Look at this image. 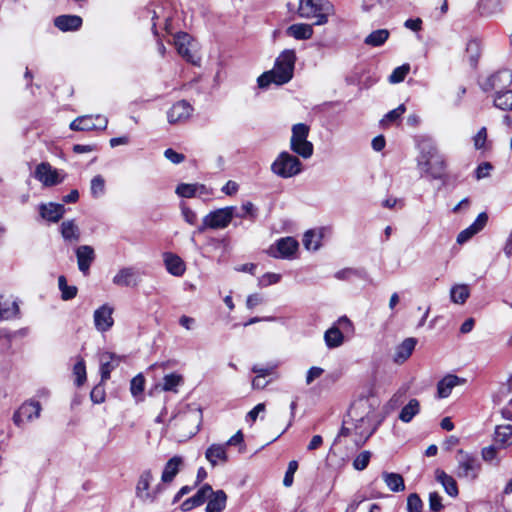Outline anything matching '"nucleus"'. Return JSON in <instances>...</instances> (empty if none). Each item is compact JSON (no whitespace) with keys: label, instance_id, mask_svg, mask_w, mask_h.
<instances>
[{"label":"nucleus","instance_id":"1","mask_svg":"<svg viewBox=\"0 0 512 512\" xmlns=\"http://www.w3.org/2000/svg\"><path fill=\"white\" fill-rule=\"evenodd\" d=\"M417 168L421 177L437 180L442 179L445 175V158L431 140H422L419 143Z\"/></svg>","mask_w":512,"mask_h":512},{"label":"nucleus","instance_id":"2","mask_svg":"<svg viewBox=\"0 0 512 512\" xmlns=\"http://www.w3.org/2000/svg\"><path fill=\"white\" fill-rule=\"evenodd\" d=\"M296 53L292 49H286L276 58L273 69L261 74L257 83L259 88H267L270 84L283 85L288 83L294 74Z\"/></svg>","mask_w":512,"mask_h":512},{"label":"nucleus","instance_id":"3","mask_svg":"<svg viewBox=\"0 0 512 512\" xmlns=\"http://www.w3.org/2000/svg\"><path fill=\"white\" fill-rule=\"evenodd\" d=\"M298 15L301 18H316L315 25H323L333 13V5L328 0H300Z\"/></svg>","mask_w":512,"mask_h":512},{"label":"nucleus","instance_id":"4","mask_svg":"<svg viewBox=\"0 0 512 512\" xmlns=\"http://www.w3.org/2000/svg\"><path fill=\"white\" fill-rule=\"evenodd\" d=\"M455 458L457 462L455 475L459 479L475 481L479 477L482 464L475 454L459 449Z\"/></svg>","mask_w":512,"mask_h":512},{"label":"nucleus","instance_id":"5","mask_svg":"<svg viewBox=\"0 0 512 512\" xmlns=\"http://www.w3.org/2000/svg\"><path fill=\"white\" fill-rule=\"evenodd\" d=\"M309 131V126L304 123H298L292 126L290 149L304 159H309L314 151L313 144L307 139Z\"/></svg>","mask_w":512,"mask_h":512},{"label":"nucleus","instance_id":"6","mask_svg":"<svg viewBox=\"0 0 512 512\" xmlns=\"http://www.w3.org/2000/svg\"><path fill=\"white\" fill-rule=\"evenodd\" d=\"M302 163L295 155L281 152L271 164V171L284 179L294 177L302 172Z\"/></svg>","mask_w":512,"mask_h":512},{"label":"nucleus","instance_id":"7","mask_svg":"<svg viewBox=\"0 0 512 512\" xmlns=\"http://www.w3.org/2000/svg\"><path fill=\"white\" fill-rule=\"evenodd\" d=\"M153 474L150 469L142 471L139 475L136 487L135 495L142 502L153 503L157 496L162 492V486L160 484L151 488V482L153 481Z\"/></svg>","mask_w":512,"mask_h":512},{"label":"nucleus","instance_id":"8","mask_svg":"<svg viewBox=\"0 0 512 512\" xmlns=\"http://www.w3.org/2000/svg\"><path fill=\"white\" fill-rule=\"evenodd\" d=\"M512 84V72L503 69L487 77L481 82V88L485 92L494 91L497 94L506 91Z\"/></svg>","mask_w":512,"mask_h":512},{"label":"nucleus","instance_id":"9","mask_svg":"<svg viewBox=\"0 0 512 512\" xmlns=\"http://www.w3.org/2000/svg\"><path fill=\"white\" fill-rule=\"evenodd\" d=\"M337 324L338 326H332L324 334L325 344L330 349L337 348L344 342V335L340 328L345 331L351 330L353 328L352 322L346 316L340 317L337 321Z\"/></svg>","mask_w":512,"mask_h":512},{"label":"nucleus","instance_id":"10","mask_svg":"<svg viewBox=\"0 0 512 512\" xmlns=\"http://www.w3.org/2000/svg\"><path fill=\"white\" fill-rule=\"evenodd\" d=\"M108 120L102 115H84L76 118L70 124V129L74 131H91L106 129Z\"/></svg>","mask_w":512,"mask_h":512},{"label":"nucleus","instance_id":"11","mask_svg":"<svg viewBox=\"0 0 512 512\" xmlns=\"http://www.w3.org/2000/svg\"><path fill=\"white\" fill-rule=\"evenodd\" d=\"M174 44L177 52L188 62L196 65L200 58L193 52L194 43L192 37L185 33L179 32L174 37Z\"/></svg>","mask_w":512,"mask_h":512},{"label":"nucleus","instance_id":"12","mask_svg":"<svg viewBox=\"0 0 512 512\" xmlns=\"http://www.w3.org/2000/svg\"><path fill=\"white\" fill-rule=\"evenodd\" d=\"M42 407L38 401L29 400L24 402L13 415V422L20 427L24 420L33 421L39 418Z\"/></svg>","mask_w":512,"mask_h":512},{"label":"nucleus","instance_id":"13","mask_svg":"<svg viewBox=\"0 0 512 512\" xmlns=\"http://www.w3.org/2000/svg\"><path fill=\"white\" fill-rule=\"evenodd\" d=\"M234 211L235 207L233 206L212 211L205 216V224L209 225L210 229L226 228L234 217Z\"/></svg>","mask_w":512,"mask_h":512},{"label":"nucleus","instance_id":"14","mask_svg":"<svg viewBox=\"0 0 512 512\" xmlns=\"http://www.w3.org/2000/svg\"><path fill=\"white\" fill-rule=\"evenodd\" d=\"M35 178L40 181L44 186H54L63 181V178L59 176L56 169L47 162H42L37 165L35 172Z\"/></svg>","mask_w":512,"mask_h":512},{"label":"nucleus","instance_id":"15","mask_svg":"<svg viewBox=\"0 0 512 512\" xmlns=\"http://www.w3.org/2000/svg\"><path fill=\"white\" fill-rule=\"evenodd\" d=\"M113 312L114 309L109 304H103L94 311V325L99 332H107L112 328L114 325Z\"/></svg>","mask_w":512,"mask_h":512},{"label":"nucleus","instance_id":"16","mask_svg":"<svg viewBox=\"0 0 512 512\" xmlns=\"http://www.w3.org/2000/svg\"><path fill=\"white\" fill-rule=\"evenodd\" d=\"M193 111L192 106L185 100L176 102L167 112L170 124L182 123L189 119Z\"/></svg>","mask_w":512,"mask_h":512},{"label":"nucleus","instance_id":"17","mask_svg":"<svg viewBox=\"0 0 512 512\" xmlns=\"http://www.w3.org/2000/svg\"><path fill=\"white\" fill-rule=\"evenodd\" d=\"M20 307L19 301L17 298L9 297L5 298L3 296L0 297V319L1 320H11L14 318H20Z\"/></svg>","mask_w":512,"mask_h":512},{"label":"nucleus","instance_id":"18","mask_svg":"<svg viewBox=\"0 0 512 512\" xmlns=\"http://www.w3.org/2000/svg\"><path fill=\"white\" fill-rule=\"evenodd\" d=\"M488 216L485 212L480 213L476 220L466 229L462 230L457 236V243L464 244L470 240L475 234L480 232L487 224Z\"/></svg>","mask_w":512,"mask_h":512},{"label":"nucleus","instance_id":"19","mask_svg":"<svg viewBox=\"0 0 512 512\" xmlns=\"http://www.w3.org/2000/svg\"><path fill=\"white\" fill-rule=\"evenodd\" d=\"M112 282L121 287L136 286L139 282L138 272L134 267L121 268L113 277Z\"/></svg>","mask_w":512,"mask_h":512},{"label":"nucleus","instance_id":"20","mask_svg":"<svg viewBox=\"0 0 512 512\" xmlns=\"http://www.w3.org/2000/svg\"><path fill=\"white\" fill-rule=\"evenodd\" d=\"M211 493H212V487L209 484L203 485L196 492L195 495L186 499L181 504V510L184 512H187V511H190L191 509H193L194 507L201 506L202 504H204L207 501L209 494H211Z\"/></svg>","mask_w":512,"mask_h":512},{"label":"nucleus","instance_id":"21","mask_svg":"<svg viewBox=\"0 0 512 512\" xmlns=\"http://www.w3.org/2000/svg\"><path fill=\"white\" fill-rule=\"evenodd\" d=\"M76 257L79 270L88 274L89 268L95 259L94 249L89 245H81L76 249Z\"/></svg>","mask_w":512,"mask_h":512},{"label":"nucleus","instance_id":"22","mask_svg":"<svg viewBox=\"0 0 512 512\" xmlns=\"http://www.w3.org/2000/svg\"><path fill=\"white\" fill-rule=\"evenodd\" d=\"M41 217L50 222H58L65 213V207L62 204L50 202L39 206Z\"/></svg>","mask_w":512,"mask_h":512},{"label":"nucleus","instance_id":"23","mask_svg":"<svg viewBox=\"0 0 512 512\" xmlns=\"http://www.w3.org/2000/svg\"><path fill=\"white\" fill-rule=\"evenodd\" d=\"M164 264L167 271L173 276H182L185 272L184 261L176 254L166 252L163 254Z\"/></svg>","mask_w":512,"mask_h":512},{"label":"nucleus","instance_id":"24","mask_svg":"<svg viewBox=\"0 0 512 512\" xmlns=\"http://www.w3.org/2000/svg\"><path fill=\"white\" fill-rule=\"evenodd\" d=\"M205 457L212 466H216L218 463H226L228 461L226 445L212 444L207 448Z\"/></svg>","mask_w":512,"mask_h":512},{"label":"nucleus","instance_id":"25","mask_svg":"<svg viewBox=\"0 0 512 512\" xmlns=\"http://www.w3.org/2000/svg\"><path fill=\"white\" fill-rule=\"evenodd\" d=\"M54 25L61 31H75L82 25V18L77 15H61L55 18Z\"/></svg>","mask_w":512,"mask_h":512},{"label":"nucleus","instance_id":"26","mask_svg":"<svg viewBox=\"0 0 512 512\" xmlns=\"http://www.w3.org/2000/svg\"><path fill=\"white\" fill-rule=\"evenodd\" d=\"M183 465V458L181 456H173L165 464L161 475V481L163 483H170L173 481L175 476L178 474L180 467Z\"/></svg>","mask_w":512,"mask_h":512},{"label":"nucleus","instance_id":"27","mask_svg":"<svg viewBox=\"0 0 512 512\" xmlns=\"http://www.w3.org/2000/svg\"><path fill=\"white\" fill-rule=\"evenodd\" d=\"M278 254L272 253L274 257L288 258L298 249V242L292 237L281 238L276 242Z\"/></svg>","mask_w":512,"mask_h":512},{"label":"nucleus","instance_id":"28","mask_svg":"<svg viewBox=\"0 0 512 512\" xmlns=\"http://www.w3.org/2000/svg\"><path fill=\"white\" fill-rule=\"evenodd\" d=\"M417 340L415 338H406L400 345L397 346L394 355V362L397 364L404 363L412 354L415 349Z\"/></svg>","mask_w":512,"mask_h":512},{"label":"nucleus","instance_id":"29","mask_svg":"<svg viewBox=\"0 0 512 512\" xmlns=\"http://www.w3.org/2000/svg\"><path fill=\"white\" fill-rule=\"evenodd\" d=\"M207 501L206 512H222L226 507L227 495L223 490H212Z\"/></svg>","mask_w":512,"mask_h":512},{"label":"nucleus","instance_id":"30","mask_svg":"<svg viewBox=\"0 0 512 512\" xmlns=\"http://www.w3.org/2000/svg\"><path fill=\"white\" fill-rule=\"evenodd\" d=\"M435 478L439 483H441L445 492L449 496L456 497L458 495L459 491L456 480L451 475H448L441 469H436Z\"/></svg>","mask_w":512,"mask_h":512},{"label":"nucleus","instance_id":"31","mask_svg":"<svg viewBox=\"0 0 512 512\" xmlns=\"http://www.w3.org/2000/svg\"><path fill=\"white\" fill-rule=\"evenodd\" d=\"M286 34L296 40H308L313 35V27L310 24H292L286 29Z\"/></svg>","mask_w":512,"mask_h":512},{"label":"nucleus","instance_id":"32","mask_svg":"<svg viewBox=\"0 0 512 512\" xmlns=\"http://www.w3.org/2000/svg\"><path fill=\"white\" fill-rule=\"evenodd\" d=\"M464 380L460 379L456 375H447L442 380L438 382L437 385V394L439 398H446L451 394L452 389L463 383Z\"/></svg>","mask_w":512,"mask_h":512},{"label":"nucleus","instance_id":"33","mask_svg":"<svg viewBox=\"0 0 512 512\" xmlns=\"http://www.w3.org/2000/svg\"><path fill=\"white\" fill-rule=\"evenodd\" d=\"M494 443L502 449L512 445V426L500 425L496 427L494 435Z\"/></svg>","mask_w":512,"mask_h":512},{"label":"nucleus","instance_id":"34","mask_svg":"<svg viewBox=\"0 0 512 512\" xmlns=\"http://www.w3.org/2000/svg\"><path fill=\"white\" fill-rule=\"evenodd\" d=\"M502 450L497 444L483 447L481 449V457L484 462L489 465L499 466L501 463L500 451Z\"/></svg>","mask_w":512,"mask_h":512},{"label":"nucleus","instance_id":"35","mask_svg":"<svg viewBox=\"0 0 512 512\" xmlns=\"http://www.w3.org/2000/svg\"><path fill=\"white\" fill-rule=\"evenodd\" d=\"M61 235L65 241L77 242L80 239V229L74 220H66L61 224Z\"/></svg>","mask_w":512,"mask_h":512},{"label":"nucleus","instance_id":"36","mask_svg":"<svg viewBox=\"0 0 512 512\" xmlns=\"http://www.w3.org/2000/svg\"><path fill=\"white\" fill-rule=\"evenodd\" d=\"M370 408L371 406L367 399H360L352 405L349 415L351 418L363 422L368 417Z\"/></svg>","mask_w":512,"mask_h":512},{"label":"nucleus","instance_id":"37","mask_svg":"<svg viewBox=\"0 0 512 512\" xmlns=\"http://www.w3.org/2000/svg\"><path fill=\"white\" fill-rule=\"evenodd\" d=\"M389 36V30L378 29L371 32L365 37L364 44L371 47H380L388 40Z\"/></svg>","mask_w":512,"mask_h":512},{"label":"nucleus","instance_id":"38","mask_svg":"<svg viewBox=\"0 0 512 512\" xmlns=\"http://www.w3.org/2000/svg\"><path fill=\"white\" fill-rule=\"evenodd\" d=\"M382 478L387 487L393 492H400L405 489L404 479L398 473L383 472Z\"/></svg>","mask_w":512,"mask_h":512},{"label":"nucleus","instance_id":"39","mask_svg":"<svg viewBox=\"0 0 512 512\" xmlns=\"http://www.w3.org/2000/svg\"><path fill=\"white\" fill-rule=\"evenodd\" d=\"M470 296V289L466 284L454 285L450 290L451 301L455 304H464Z\"/></svg>","mask_w":512,"mask_h":512},{"label":"nucleus","instance_id":"40","mask_svg":"<svg viewBox=\"0 0 512 512\" xmlns=\"http://www.w3.org/2000/svg\"><path fill=\"white\" fill-rule=\"evenodd\" d=\"M420 411V403L417 399H411L401 410L399 419L405 423L410 422Z\"/></svg>","mask_w":512,"mask_h":512},{"label":"nucleus","instance_id":"41","mask_svg":"<svg viewBox=\"0 0 512 512\" xmlns=\"http://www.w3.org/2000/svg\"><path fill=\"white\" fill-rule=\"evenodd\" d=\"M114 355L109 352H105L101 355L100 362V372L101 379L103 381L108 380L110 378L111 372L115 369L117 364L113 363Z\"/></svg>","mask_w":512,"mask_h":512},{"label":"nucleus","instance_id":"42","mask_svg":"<svg viewBox=\"0 0 512 512\" xmlns=\"http://www.w3.org/2000/svg\"><path fill=\"white\" fill-rule=\"evenodd\" d=\"M495 107L504 110H512V90H506L496 95L494 99Z\"/></svg>","mask_w":512,"mask_h":512},{"label":"nucleus","instance_id":"43","mask_svg":"<svg viewBox=\"0 0 512 512\" xmlns=\"http://www.w3.org/2000/svg\"><path fill=\"white\" fill-rule=\"evenodd\" d=\"M183 383V378L181 375L176 373H171L165 375L162 383V390L164 391H172L177 392V387Z\"/></svg>","mask_w":512,"mask_h":512},{"label":"nucleus","instance_id":"44","mask_svg":"<svg viewBox=\"0 0 512 512\" xmlns=\"http://www.w3.org/2000/svg\"><path fill=\"white\" fill-rule=\"evenodd\" d=\"M58 286L61 291V297L63 300H71L77 295V287L76 286H68L66 278L64 276H60L58 278Z\"/></svg>","mask_w":512,"mask_h":512},{"label":"nucleus","instance_id":"45","mask_svg":"<svg viewBox=\"0 0 512 512\" xmlns=\"http://www.w3.org/2000/svg\"><path fill=\"white\" fill-rule=\"evenodd\" d=\"M204 189V185L181 183L176 187V194L184 198H192L198 189Z\"/></svg>","mask_w":512,"mask_h":512},{"label":"nucleus","instance_id":"46","mask_svg":"<svg viewBox=\"0 0 512 512\" xmlns=\"http://www.w3.org/2000/svg\"><path fill=\"white\" fill-rule=\"evenodd\" d=\"M91 195L94 198H99L105 193V179L101 175H96L91 180L90 185Z\"/></svg>","mask_w":512,"mask_h":512},{"label":"nucleus","instance_id":"47","mask_svg":"<svg viewBox=\"0 0 512 512\" xmlns=\"http://www.w3.org/2000/svg\"><path fill=\"white\" fill-rule=\"evenodd\" d=\"M320 236L314 231L309 230L304 234L303 245L307 250H317L320 246Z\"/></svg>","mask_w":512,"mask_h":512},{"label":"nucleus","instance_id":"48","mask_svg":"<svg viewBox=\"0 0 512 512\" xmlns=\"http://www.w3.org/2000/svg\"><path fill=\"white\" fill-rule=\"evenodd\" d=\"M73 373L76 376V385L82 386L86 381V366L83 358H79L75 363Z\"/></svg>","mask_w":512,"mask_h":512},{"label":"nucleus","instance_id":"49","mask_svg":"<svg viewBox=\"0 0 512 512\" xmlns=\"http://www.w3.org/2000/svg\"><path fill=\"white\" fill-rule=\"evenodd\" d=\"M409 71V64H404L402 66L395 68L391 75L389 76V82L394 84L402 82L409 73Z\"/></svg>","mask_w":512,"mask_h":512},{"label":"nucleus","instance_id":"50","mask_svg":"<svg viewBox=\"0 0 512 512\" xmlns=\"http://www.w3.org/2000/svg\"><path fill=\"white\" fill-rule=\"evenodd\" d=\"M423 508V502L416 493H412L407 498V510L408 512H421Z\"/></svg>","mask_w":512,"mask_h":512},{"label":"nucleus","instance_id":"51","mask_svg":"<svg viewBox=\"0 0 512 512\" xmlns=\"http://www.w3.org/2000/svg\"><path fill=\"white\" fill-rule=\"evenodd\" d=\"M371 453L369 451H363L361 452L353 461V467L358 470L362 471L364 470L370 461Z\"/></svg>","mask_w":512,"mask_h":512},{"label":"nucleus","instance_id":"52","mask_svg":"<svg viewBox=\"0 0 512 512\" xmlns=\"http://www.w3.org/2000/svg\"><path fill=\"white\" fill-rule=\"evenodd\" d=\"M145 379L141 374L135 376L130 383V391L134 397L140 395L144 391Z\"/></svg>","mask_w":512,"mask_h":512},{"label":"nucleus","instance_id":"53","mask_svg":"<svg viewBox=\"0 0 512 512\" xmlns=\"http://www.w3.org/2000/svg\"><path fill=\"white\" fill-rule=\"evenodd\" d=\"M297 468H298L297 461L293 460V461L289 462L288 469H287L284 479H283V484L285 487H290L293 484V478H294V474H295Z\"/></svg>","mask_w":512,"mask_h":512},{"label":"nucleus","instance_id":"54","mask_svg":"<svg viewBox=\"0 0 512 512\" xmlns=\"http://www.w3.org/2000/svg\"><path fill=\"white\" fill-rule=\"evenodd\" d=\"M406 111V107L404 104L399 105L397 108L391 110L388 112L384 119L382 120V123L388 121V122H394L398 120Z\"/></svg>","mask_w":512,"mask_h":512},{"label":"nucleus","instance_id":"55","mask_svg":"<svg viewBox=\"0 0 512 512\" xmlns=\"http://www.w3.org/2000/svg\"><path fill=\"white\" fill-rule=\"evenodd\" d=\"M429 508L433 512H439L442 508V497L437 492L429 494Z\"/></svg>","mask_w":512,"mask_h":512},{"label":"nucleus","instance_id":"56","mask_svg":"<svg viewBox=\"0 0 512 512\" xmlns=\"http://www.w3.org/2000/svg\"><path fill=\"white\" fill-rule=\"evenodd\" d=\"M29 334V329L24 327L16 331H3L4 340L10 344L11 341L17 337H26Z\"/></svg>","mask_w":512,"mask_h":512},{"label":"nucleus","instance_id":"57","mask_svg":"<svg viewBox=\"0 0 512 512\" xmlns=\"http://www.w3.org/2000/svg\"><path fill=\"white\" fill-rule=\"evenodd\" d=\"M281 276L276 273H266L259 279V285L268 286L280 281Z\"/></svg>","mask_w":512,"mask_h":512},{"label":"nucleus","instance_id":"58","mask_svg":"<svg viewBox=\"0 0 512 512\" xmlns=\"http://www.w3.org/2000/svg\"><path fill=\"white\" fill-rule=\"evenodd\" d=\"M474 146L476 149H482L487 140V130L485 127H482L478 133L474 136Z\"/></svg>","mask_w":512,"mask_h":512},{"label":"nucleus","instance_id":"59","mask_svg":"<svg viewBox=\"0 0 512 512\" xmlns=\"http://www.w3.org/2000/svg\"><path fill=\"white\" fill-rule=\"evenodd\" d=\"M466 50L470 53V58L472 61H476L479 57L480 44L477 40H470L467 43Z\"/></svg>","mask_w":512,"mask_h":512},{"label":"nucleus","instance_id":"60","mask_svg":"<svg viewBox=\"0 0 512 512\" xmlns=\"http://www.w3.org/2000/svg\"><path fill=\"white\" fill-rule=\"evenodd\" d=\"M164 156L174 164H179L185 160V156L183 154L178 153L171 148L165 150Z\"/></svg>","mask_w":512,"mask_h":512},{"label":"nucleus","instance_id":"61","mask_svg":"<svg viewBox=\"0 0 512 512\" xmlns=\"http://www.w3.org/2000/svg\"><path fill=\"white\" fill-rule=\"evenodd\" d=\"M182 215L184 220L189 223L190 225H194L197 222V215L196 213L190 209L189 207L182 205L181 206Z\"/></svg>","mask_w":512,"mask_h":512},{"label":"nucleus","instance_id":"62","mask_svg":"<svg viewBox=\"0 0 512 512\" xmlns=\"http://www.w3.org/2000/svg\"><path fill=\"white\" fill-rule=\"evenodd\" d=\"M323 372L324 370L320 367H311L306 375V384L310 385L315 379L319 378Z\"/></svg>","mask_w":512,"mask_h":512},{"label":"nucleus","instance_id":"63","mask_svg":"<svg viewBox=\"0 0 512 512\" xmlns=\"http://www.w3.org/2000/svg\"><path fill=\"white\" fill-rule=\"evenodd\" d=\"M353 275L360 276V271L352 268H346L336 272L335 277L339 280H348Z\"/></svg>","mask_w":512,"mask_h":512},{"label":"nucleus","instance_id":"64","mask_svg":"<svg viewBox=\"0 0 512 512\" xmlns=\"http://www.w3.org/2000/svg\"><path fill=\"white\" fill-rule=\"evenodd\" d=\"M492 170V165L489 162H484L480 164L476 169V178L482 179L487 177Z\"/></svg>","mask_w":512,"mask_h":512}]
</instances>
